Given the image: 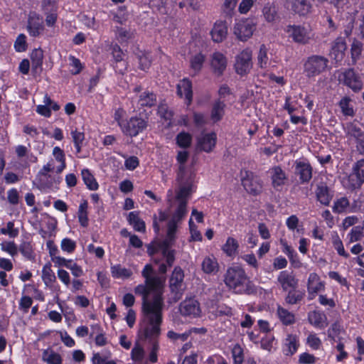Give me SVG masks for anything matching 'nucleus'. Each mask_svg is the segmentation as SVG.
<instances>
[{"mask_svg":"<svg viewBox=\"0 0 364 364\" xmlns=\"http://www.w3.org/2000/svg\"><path fill=\"white\" fill-rule=\"evenodd\" d=\"M342 330V327L338 323L332 324L331 328L328 330V336L333 341H337L338 338H341L338 335Z\"/></svg>","mask_w":364,"mask_h":364,"instance_id":"58","label":"nucleus"},{"mask_svg":"<svg viewBox=\"0 0 364 364\" xmlns=\"http://www.w3.org/2000/svg\"><path fill=\"white\" fill-rule=\"evenodd\" d=\"M216 140V134L213 132L202 134L198 139V146L201 150L210 152L215 147Z\"/></svg>","mask_w":364,"mask_h":364,"instance_id":"24","label":"nucleus"},{"mask_svg":"<svg viewBox=\"0 0 364 364\" xmlns=\"http://www.w3.org/2000/svg\"><path fill=\"white\" fill-rule=\"evenodd\" d=\"M252 52L249 48L243 50L236 56L235 69L237 74L243 76L250 71L252 67Z\"/></svg>","mask_w":364,"mask_h":364,"instance_id":"10","label":"nucleus"},{"mask_svg":"<svg viewBox=\"0 0 364 364\" xmlns=\"http://www.w3.org/2000/svg\"><path fill=\"white\" fill-rule=\"evenodd\" d=\"M146 126L147 123L144 119L139 117H132L122 129L126 134L135 136L141 132Z\"/></svg>","mask_w":364,"mask_h":364,"instance_id":"17","label":"nucleus"},{"mask_svg":"<svg viewBox=\"0 0 364 364\" xmlns=\"http://www.w3.org/2000/svg\"><path fill=\"white\" fill-rule=\"evenodd\" d=\"M328 63V59L323 56H310L304 64V72L308 77L316 76L326 70Z\"/></svg>","mask_w":364,"mask_h":364,"instance_id":"7","label":"nucleus"},{"mask_svg":"<svg viewBox=\"0 0 364 364\" xmlns=\"http://www.w3.org/2000/svg\"><path fill=\"white\" fill-rule=\"evenodd\" d=\"M42 359L48 364H62L61 356L51 349H47L43 351Z\"/></svg>","mask_w":364,"mask_h":364,"instance_id":"36","label":"nucleus"},{"mask_svg":"<svg viewBox=\"0 0 364 364\" xmlns=\"http://www.w3.org/2000/svg\"><path fill=\"white\" fill-rule=\"evenodd\" d=\"M128 221L134 229L138 232H144L146 227L144 222L139 217V213L136 211L130 212L128 215Z\"/></svg>","mask_w":364,"mask_h":364,"instance_id":"33","label":"nucleus"},{"mask_svg":"<svg viewBox=\"0 0 364 364\" xmlns=\"http://www.w3.org/2000/svg\"><path fill=\"white\" fill-rule=\"evenodd\" d=\"M183 279V269L178 266L175 267L169 279V288L172 294V299L175 302L181 299L186 289Z\"/></svg>","mask_w":364,"mask_h":364,"instance_id":"6","label":"nucleus"},{"mask_svg":"<svg viewBox=\"0 0 364 364\" xmlns=\"http://www.w3.org/2000/svg\"><path fill=\"white\" fill-rule=\"evenodd\" d=\"M239 244L237 241L233 237H228L226 240L225 244L223 246V250L224 252L230 257L235 255Z\"/></svg>","mask_w":364,"mask_h":364,"instance_id":"39","label":"nucleus"},{"mask_svg":"<svg viewBox=\"0 0 364 364\" xmlns=\"http://www.w3.org/2000/svg\"><path fill=\"white\" fill-rule=\"evenodd\" d=\"M348 205V200L346 198H341L335 203L333 210L336 212L341 213L346 210Z\"/></svg>","mask_w":364,"mask_h":364,"instance_id":"62","label":"nucleus"},{"mask_svg":"<svg viewBox=\"0 0 364 364\" xmlns=\"http://www.w3.org/2000/svg\"><path fill=\"white\" fill-rule=\"evenodd\" d=\"M363 233V228L361 226H355L353 228L348 235L349 243H353L361 240Z\"/></svg>","mask_w":364,"mask_h":364,"instance_id":"51","label":"nucleus"},{"mask_svg":"<svg viewBox=\"0 0 364 364\" xmlns=\"http://www.w3.org/2000/svg\"><path fill=\"white\" fill-rule=\"evenodd\" d=\"M277 284L283 291H287L290 289H295L297 287L298 279L293 272L283 270L277 276Z\"/></svg>","mask_w":364,"mask_h":364,"instance_id":"14","label":"nucleus"},{"mask_svg":"<svg viewBox=\"0 0 364 364\" xmlns=\"http://www.w3.org/2000/svg\"><path fill=\"white\" fill-rule=\"evenodd\" d=\"M42 279L46 286L52 284L55 281V276L51 269V264L47 263L42 270Z\"/></svg>","mask_w":364,"mask_h":364,"instance_id":"42","label":"nucleus"},{"mask_svg":"<svg viewBox=\"0 0 364 364\" xmlns=\"http://www.w3.org/2000/svg\"><path fill=\"white\" fill-rule=\"evenodd\" d=\"M339 107L343 115L350 117L354 115L355 112L351 105V99L349 97H343L339 102Z\"/></svg>","mask_w":364,"mask_h":364,"instance_id":"41","label":"nucleus"},{"mask_svg":"<svg viewBox=\"0 0 364 364\" xmlns=\"http://www.w3.org/2000/svg\"><path fill=\"white\" fill-rule=\"evenodd\" d=\"M332 245L340 256L345 258H348L350 257V255L345 250L343 242L338 235L333 236Z\"/></svg>","mask_w":364,"mask_h":364,"instance_id":"46","label":"nucleus"},{"mask_svg":"<svg viewBox=\"0 0 364 364\" xmlns=\"http://www.w3.org/2000/svg\"><path fill=\"white\" fill-rule=\"evenodd\" d=\"M262 12L266 21L268 22H273L275 21L277 12L276 7L274 5L269 4L265 5L263 8Z\"/></svg>","mask_w":364,"mask_h":364,"instance_id":"49","label":"nucleus"},{"mask_svg":"<svg viewBox=\"0 0 364 364\" xmlns=\"http://www.w3.org/2000/svg\"><path fill=\"white\" fill-rule=\"evenodd\" d=\"M144 355V349L139 345H136L132 350V358L135 361H141Z\"/></svg>","mask_w":364,"mask_h":364,"instance_id":"64","label":"nucleus"},{"mask_svg":"<svg viewBox=\"0 0 364 364\" xmlns=\"http://www.w3.org/2000/svg\"><path fill=\"white\" fill-rule=\"evenodd\" d=\"M210 35L214 42L220 43L223 41L228 35L226 22L220 20L217 21L210 31Z\"/></svg>","mask_w":364,"mask_h":364,"instance_id":"23","label":"nucleus"},{"mask_svg":"<svg viewBox=\"0 0 364 364\" xmlns=\"http://www.w3.org/2000/svg\"><path fill=\"white\" fill-rule=\"evenodd\" d=\"M183 193L184 191L183 190L178 193V204L176 208H172L171 218L167 224L166 237L161 243L162 255L165 257L166 264L168 267H171L175 260V251L170 250L169 247L173 245L176 237L177 228L187 214L186 202L184 199H182Z\"/></svg>","mask_w":364,"mask_h":364,"instance_id":"2","label":"nucleus"},{"mask_svg":"<svg viewBox=\"0 0 364 364\" xmlns=\"http://www.w3.org/2000/svg\"><path fill=\"white\" fill-rule=\"evenodd\" d=\"M112 276L115 279H127L131 277L133 272L131 269L122 267L121 264L111 266Z\"/></svg>","mask_w":364,"mask_h":364,"instance_id":"31","label":"nucleus"},{"mask_svg":"<svg viewBox=\"0 0 364 364\" xmlns=\"http://www.w3.org/2000/svg\"><path fill=\"white\" fill-rule=\"evenodd\" d=\"M314 192L316 199L320 203L324 205H329L333 198V193L325 182L316 183Z\"/></svg>","mask_w":364,"mask_h":364,"instance_id":"19","label":"nucleus"},{"mask_svg":"<svg viewBox=\"0 0 364 364\" xmlns=\"http://www.w3.org/2000/svg\"><path fill=\"white\" fill-rule=\"evenodd\" d=\"M242 184L244 188L250 193L257 195L262 190L260 178L249 171H242Z\"/></svg>","mask_w":364,"mask_h":364,"instance_id":"9","label":"nucleus"},{"mask_svg":"<svg viewBox=\"0 0 364 364\" xmlns=\"http://www.w3.org/2000/svg\"><path fill=\"white\" fill-rule=\"evenodd\" d=\"M295 173L299 176L301 183H308L312 178V167L305 161L295 162Z\"/></svg>","mask_w":364,"mask_h":364,"instance_id":"21","label":"nucleus"},{"mask_svg":"<svg viewBox=\"0 0 364 364\" xmlns=\"http://www.w3.org/2000/svg\"><path fill=\"white\" fill-rule=\"evenodd\" d=\"M255 27L256 24L252 19H242L235 24L233 32L238 40L246 41L252 37Z\"/></svg>","mask_w":364,"mask_h":364,"instance_id":"8","label":"nucleus"},{"mask_svg":"<svg viewBox=\"0 0 364 364\" xmlns=\"http://www.w3.org/2000/svg\"><path fill=\"white\" fill-rule=\"evenodd\" d=\"M81 176L85 184L88 189L91 191H96L98 189L99 185L89 169H82L81 171Z\"/></svg>","mask_w":364,"mask_h":364,"instance_id":"32","label":"nucleus"},{"mask_svg":"<svg viewBox=\"0 0 364 364\" xmlns=\"http://www.w3.org/2000/svg\"><path fill=\"white\" fill-rule=\"evenodd\" d=\"M3 235H8L10 237L14 238L18 235V230L14 228V223L12 221L7 223L6 227L0 230Z\"/></svg>","mask_w":364,"mask_h":364,"instance_id":"54","label":"nucleus"},{"mask_svg":"<svg viewBox=\"0 0 364 364\" xmlns=\"http://www.w3.org/2000/svg\"><path fill=\"white\" fill-rule=\"evenodd\" d=\"M26 38V37L24 34L18 35L14 43V48L16 51L23 52L26 50L27 45Z\"/></svg>","mask_w":364,"mask_h":364,"instance_id":"60","label":"nucleus"},{"mask_svg":"<svg viewBox=\"0 0 364 364\" xmlns=\"http://www.w3.org/2000/svg\"><path fill=\"white\" fill-rule=\"evenodd\" d=\"M336 342L338 343L335 348L338 352V354L336 355V360L338 362H342L348 358V353L344 350V343L342 342L341 338H338V341Z\"/></svg>","mask_w":364,"mask_h":364,"instance_id":"52","label":"nucleus"},{"mask_svg":"<svg viewBox=\"0 0 364 364\" xmlns=\"http://www.w3.org/2000/svg\"><path fill=\"white\" fill-rule=\"evenodd\" d=\"M162 321V316L159 323H151L150 321H147L146 326L143 329V335L145 339H148L151 344V351H156L159 349V344L157 342V338L159 336L161 330L160 325Z\"/></svg>","mask_w":364,"mask_h":364,"instance_id":"11","label":"nucleus"},{"mask_svg":"<svg viewBox=\"0 0 364 364\" xmlns=\"http://www.w3.org/2000/svg\"><path fill=\"white\" fill-rule=\"evenodd\" d=\"M177 93L181 97L184 96L188 105L191 104L193 98L192 84L188 78H184L178 82Z\"/></svg>","mask_w":364,"mask_h":364,"instance_id":"25","label":"nucleus"},{"mask_svg":"<svg viewBox=\"0 0 364 364\" xmlns=\"http://www.w3.org/2000/svg\"><path fill=\"white\" fill-rule=\"evenodd\" d=\"M316 361V357L309 353H303L299 355V362L301 364H314Z\"/></svg>","mask_w":364,"mask_h":364,"instance_id":"63","label":"nucleus"},{"mask_svg":"<svg viewBox=\"0 0 364 364\" xmlns=\"http://www.w3.org/2000/svg\"><path fill=\"white\" fill-rule=\"evenodd\" d=\"M180 313L185 316L197 317L200 314V308L198 301L190 298L182 301L179 306Z\"/></svg>","mask_w":364,"mask_h":364,"instance_id":"18","label":"nucleus"},{"mask_svg":"<svg viewBox=\"0 0 364 364\" xmlns=\"http://www.w3.org/2000/svg\"><path fill=\"white\" fill-rule=\"evenodd\" d=\"M60 246L63 251L71 253L76 247V242L70 238H64L61 242Z\"/></svg>","mask_w":364,"mask_h":364,"instance_id":"59","label":"nucleus"},{"mask_svg":"<svg viewBox=\"0 0 364 364\" xmlns=\"http://www.w3.org/2000/svg\"><path fill=\"white\" fill-rule=\"evenodd\" d=\"M188 154L186 151H179L177 155V161L180 163V166L178 168V172L177 173V181L178 183V186L176 189L175 193L172 189H169L167 191L166 200L169 205L170 208H176V207L178 204V199L177 198L178 193L180 191H184V193L182 199L185 200L186 202V208L187 209V203L189 198L193 193V181L191 178L185 181L184 175H185V166L184 163L187 161Z\"/></svg>","mask_w":364,"mask_h":364,"instance_id":"3","label":"nucleus"},{"mask_svg":"<svg viewBox=\"0 0 364 364\" xmlns=\"http://www.w3.org/2000/svg\"><path fill=\"white\" fill-rule=\"evenodd\" d=\"M225 104L220 100L216 101L213 106L210 117L214 122L220 121L224 115Z\"/></svg>","mask_w":364,"mask_h":364,"instance_id":"34","label":"nucleus"},{"mask_svg":"<svg viewBox=\"0 0 364 364\" xmlns=\"http://www.w3.org/2000/svg\"><path fill=\"white\" fill-rule=\"evenodd\" d=\"M346 50V43L345 41L341 38H338L333 43L331 54L336 60L339 61L343 59Z\"/></svg>","mask_w":364,"mask_h":364,"instance_id":"29","label":"nucleus"},{"mask_svg":"<svg viewBox=\"0 0 364 364\" xmlns=\"http://www.w3.org/2000/svg\"><path fill=\"white\" fill-rule=\"evenodd\" d=\"M286 5L288 9L301 16L308 14L311 9V5L307 0H289Z\"/></svg>","mask_w":364,"mask_h":364,"instance_id":"22","label":"nucleus"},{"mask_svg":"<svg viewBox=\"0 0 364 364\" xmlns=\"http://www.w3.org/2000/svg\"><path fill=\"white\" fill-rule=\"evenodd\" d=\"M156 103V95L153 92H144L140 95L138 104L141 107H152Z\"/></svg>","mask_w":364,"mask_h":364,"instance_id":"37","label":"nucleus"},{"mask_svg":"<svg viewBox=\"0 0 364 364\" xmlns=\"http://www.w3.org/2000/svg\"><path fill=\"white\" fill-rule=\"evenodd\" d=\"M53 154L55 159L60 162V165L56 168L58 173H61L65 168V158L63 151L58 146H55L53 150Z\"/></svg>","mask_w":364,"mask_h":364,"instance_id":"44","label":"nucleus"},{"mask_svg":"<svg viewBox=\"0 0 364 364\" xmlns=\"http://www.w3.org/2000/svg\"><path fill=\"white\" fill-rule=\"evenodd\" d=\"M304 292L296 290L290 289L288 290V294L285 297V301L289 304H295L301 301L304 297Z\"/></svg>","mask_w":364,"mask_h":364,"instance_id":"40","label":"nucleus"},{"mask_svg":"<svg viewBox=\"0 0 364 364\" xmlns=\"http://www.w3.org/2000/svg\"><path fill=\"white\" fill-rule=\"evenodd\" d=\"M306 343L313 350H318L320 348L322 342L315 333H310L306 338Z\"/></svg>","mask_w":364,"mask_h":364,"instance_id":"55","label":"nucleus"},{"mask_svg":"<svg viewBox=\"0 0 364 364\" xmlns=\"http://www.w3.org/2000/svg\"><path fill=\"white\" fill-rule=\"evenodd\" d=\"M277 316L282 323L286 326L291 325L295 321L294 314L282 306L277 308Z\"/></svg>","mask_w":364,"mask_h":364,"instance_id":"35","label":"nucleus"},{"mask_svg":"<svg viewBox=\"0 0 364 364\" xmlns=\"http://www.w3.org/2000/svg\"><path fill=\"white\" fill-rule=\"evenodd\" d=\"M176 141L179 146L186 148L191 144V136L188 133L182 132L177 135Z\"/></svg>","mask_w":364,"mask_h":364,"instance_id":"56","label":"nucleus"},{"mask_svg":"<svg viewBox=\"0 0 364 364\" xmlns=\"http://www.w3.org/2000/svg\"><path fill=\"white\" fill-rule=\"evenodd\" d=\"M267 50L268 49L264 44H262L259 48L257 55V64L262 69L267 68L269 65V58L267 57Z\"/></svg>","mask_w":364,"mask_h":364,"instance_id":"45","label":"nucleus"},{"mask_svg":"<svg viewBox=\"0 0 364 364\" xmlns=\"http://www.w3.org/2000/svg\"><path fill=\"white\" fill-rule=\"evenodd\" d=\"M286 31L294 43L301 45L309 43L314 36L309 25H289Z\"/></svg>","mask_w":364,"mask_h":364,"instance_id":"5","label":"nucleus"},{"mask_svg":"<svg viewBox=\"0 0 364 364\" xmlns=\"http://www.w3.org/2000/svg\"><path fill=\"white\" fill-rule=\"evenodd\" d=\"M346 134L348 136L354 138L355 141L364 138V132L359 127L353 123H349L347 124Z\"/></svg>","mask_w":364,"mask_h":364,"instance_id":"43","label":"nucleus"},{"mask_svg":"<svg viewBox=\"0 0 364 364\" xmlns=\"http://www.w3.org/2000/svg\"><path fill=\"white\" fill-rule=\"evenodd\" d=\"M307 289L309 294H316L324 289V284L316 273L310 274L308 279Z\"/></svg>","mask_w":364,"mask_h":364,"instance_id":"28","label":"nucleus"},{"mask_svg":"<svg viewBox=\"0 0 364 364\" xmlns=\"http://www.w3.org/2000/svg\"><path fill=\"white\" fill-rule=\"evenodd\" d=\"M338 77L341 83L348 86L354 92L360 91L363 87L360 77L355 74L353 69L350 68L341 72Z\"/></svg>","mask_w":364,"mask_h":364,"instance_id":"12","label":"nucleus"},{"mask_svg":"<svg viewBox=\"0 0 364 364\" xmlns=\"http://www.w3.org/2000/svg\"><path fill=\"white\" fill-rule=\"evenodd\" d=\"M224 282L230 289L237 294H250L255 291L245 270L240 267L228 268L224 275Z\"/></svg>","mask_w":364,"mask_h":364,"instance_id":"4","label":"nucleus"},{"mask_svg":"<svg viewBox=\"0 0 364 364\" xmlns=\"http://www.w3.org/2000/svg\"><path fill=\"white\" fill-rule=\"evenodd\" d=\"M201 268L205 274H215L219 270V264L215 257L213 255L207 256L202 262Z\"/></svg>","mask_w":364,"mask_h":364,"instance_id":"27","label":"nucleus"},{"mask_svg":"<svg viewBox=\"0 0 364 364\" xmlns=\"http://www.w3.org/2000/svg\"><path fill=\"white\" fill-rule=\"evenodd\" d=\"M350 186L359 188L364 183V159L358 160L353 166V172L349 176Z\"/></svg>","mask_w":364,"mask_h":364,"instance_id":"16","label":"nucleus"},{"mask_svg":"<svg viewBox=\"0 0 364 364\" xmlns=\"http://www.w3.org/2000/svg\"><path fill=\"white\" fill-rule=\"evenodd\" d=\"M87 202L84 200L79 206L77 216L80 225L83 227H86L88 224L87 218Z\"/></svg>","mask_w":364,"mask_h":364,"instance_id":"47","label":"nucleus"},{"mask_svg":"<svg viewBox=\"0 0 364 364\" xmlns=\"http://www.w3.org/2000/svg\"><path fill=\"white\" fill-rule=\"evenodd\" d=\"M308 319L311 325L322 329L328 326L327 317L323 312L314 311L309 314Z\"/></svg>","mask_w":364,"mask_h":364,"instance_id":"26","label":"nucleus"},{"mask_svg":"<svg viewBox=\"0 0 364 364\" xmlns=\"http://www.w3.org/2000/svg\"><path fill=\"white\" fill-rule=\"evenodd\" d=\"M275 344V340L273 336H267L261 341V348L269 352L272 351Z\"/></svg>","mask_w":364,"mask_h":364,"instance_id":"61","label":"nucleus"},{"mask_svg":"<svg viewBox=\"0 0 364 364\" xmlns=\"http://www.w3.org/2000/svg\"><path fill=\"white\" fill-rule=\"evenodd\" d=\"M1 250L14 256L18 253V248L14 242H4L0 244Z\"/></svg>","mask_w":364,"mask_h":364,"instance_id":"57","label":"nucleus"},{"mask_svg":"<svg viewBox=\"0 0 364 364\" xmlns=\"http://www.w3.org/2000/svg\"><path fill=\"white\" fill-rule=\"evenodd\" d=\"M43 58V52L41 48L34 49L31 54L32 68L35 71L41 68Z\"/></svg>","mask_w":364,"mask_h":364,"instance_id":"38","label":"nucleus"},{"mask_svg":"<svg viewBox=\"0 0 364 364\" xmlns=\"http://www.w3.org/2000/svg\"><path fill=\"white\" fill-rule=\"evenodd\" d=\"M299 347L297 337L294 335L289 334L284 340V353L287 355H291L297 350Z\"/></svg>","mask_w":364,"mask_h":364,"instance_id":"30","label":"nucleus"},{"mask_svg":"<svg viewBox=\"0 0 364 364\" xmlns=\"http://www.w3.org/2000/svg\"><path fill=\"white\" fill-rule=\"evenodd\" d=\"M141 275L145 279V284L136 286L134 292L142 296V309L146 320L159 323L162 316V293L166 277L156 274L153 267L149 264L145 265Z\"/></svg>","mask_w":364,"mask_h":364,"instance_id":"1","label":"nucleus"},{"mask_svg":"<svg viewBox=\"0 0 364 364\" xmlns=\"http://www.w3.org/2000/svg\"><path fill=\"white\" fill-rule=\"evenodd\" d=\"M272 186L276 191H280L288 182V176L279 166H274L269 171Z\"/></svg>","mask_w":364,"mask_h":364,"instance_id":"13","label":"nucleus"},{"mask_svg":"<svg viewBox=\"0 0 364 364\" xmlns=\"http://www.w3.org/2000/svg\"><path fill=\"white\" fill-rule=\"evenodd\" d=\"M210 66L217 75L223 74L227 67V58L220 52H215L211 55Z\"/></svg>","mask_w":364,"mask_h":364,"instance_id":"20","label":"nucleus"},{"mask_svg":"<svg viewBox=\"0 0 364 364\" xmlns=\"http://www.w3.org/2000/svg\"><path fill=\"white\" fill-rule=\"evenodd\" d=\"M44 30L42 17L36 12H31L28 18L27 31L31 36L37 37Z\"/></svg>","mask_w":364,"mask_h":364,"instance_id":"15","label":"nucleus"},{"mask_svg":"<svg viewBox=\"0 0 364 364\" xmlns=\"http://www.w3.org/2000/svg\"><path fill=\"white\" fill-rule=\"evenodd\" d=\"M116 37L120 42H127L134 36V32L122 27H117L115 30Z\"/></svg>","mask_w":364,"mask_h":364,"instance_id":"48","label":"nucleus"},{"mask_svg":"<svg viewBox=\"0 0 364 364\" xmlns=\"http://www.w3.org/2000/svg\"><path fill=\"white\" fill-rule=\"evenodd\" d=\"M232 354L234 360L233 364H242L243 363V350L240 345H235L233 347Z\"/></svg>","mask_w":364,"mask_h":364,"instance_id":"53","label":"nucleus"},{"mask_svg":"<svg viewBox=\"0 0 364 364\" xmlns=\"http://www.w3.org/2000/svg\"><path fill=\"white\" fill-rule=\"evenodd\" d=\"M205 60V57L201 53H197L192 56L190 60L191 68L196 73L200 70Z\"/></svg>","mask_w":364,"mask_h":364,"instance_id":"50","label":"nucleus"}]
</instances>
